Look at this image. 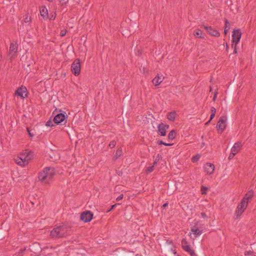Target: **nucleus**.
Listing matches in <instances>:
<instances>
[{
  "label": "nucleus",
  "instance_id": "nucleus-1",
  "mask_svg": "<svg viewBox=\"0 0 256 256\" xmlns=\"http://www.w3.org/2000/svg\"><path fill=\"white\" fill-rule=\"evenodd\" d=\"M71 227L66 224H62L54 228L50 232L52 238L58 239L66 237L70 234Z\"/></svg>",
  "mask_w": 256,
  "mask_h": 256
},
{
  "label": "nucleus",
  "instance_id": "nucleus-2",
  "mask_svg": "<svg viewBox=\"0 0 256 256\" xmlns=\"http://www.w3.org/2000/svg\"><path fill=\"white\" fill-rule=\"evenodd\" d=\"M56 174L54 168L47 166L44 168L42 172L38 174V178L40 182L48 184H50Z\"/></svg>",
  "mask_w": 256,
  "mask_h": 256
},
{
  "label": "nucleus",
  "instance_id": "nucleus-3",
  "mask_svg": "<svg viewBox=\"0 0 256 256\" xmlns=\"http://www.w3.org/2000/svg\"><path fill=\"white\" fill-rule=\"evenodd\" d=\"M68 118V116L65 112H64L63 113H59L54 116L53 122L56 124H61L64 125L67 122Z\"/></svg>",
  "mask_w": 256,
  "mask_h": 256
},
{
  "label": "nucleus",
  "instance_id": "nucleus-4",
  "mask_svg": "<svg viewBox=\"0 0 256 256\" xmlns=\"http://www.w3.org/2000/svg\"><path fill=\"white\" fill-rule=\"evenodd\" d=\"M81 65L79 58L76 59L71 66V70L75 76H78L80 73Z\"/></svg>",
  "mask_w": 256,
  "mask_h": 256
},
{
  "label": "nucleus",
  "instance_id": "nucleus-5",
  "mask_svg": "<svg viewBox=\"0 0 256 256\" xmlns=\"http://www.w3.org/2000/svg\"><path fill=\"white\" fill-rule=\"evenodd\" d=\"M227 120L226 116H220L219 118L216 126L218 134H222L226 128V122Z\"/></svg>",
  "mask_w": 256,
  "mask_h": 256
},
{
  "label": "nucleus",
  "instance_id": "nucleus-6",
  "mask_svg": "<svg viewBox=\"0 0 256 256\" xmlns=\"http://www.w3.org/2000/svg\"><path fill=\"white\" fill-rule=\"evenodd\" d=\"M248 202H246L244 200V198H243L240 202L238 204L236 210V218H238L243 213L246 208L248 206Z\"/></svg>",
  "mask_w": 256,
  "mask_h": 256
},
{
  "label": "nucleus",
  "instance_id": "nucleus-7",
  "mask_svg": "<svg viewBox=\"0 0 256 256\" xmlns=\"http://www.w3.org/2000/svg\"><path fill=\"white\" fill-rule=\"evenodd\" d=\"M242 33L240 29H234L232 34V46H234V44L237 45L240 42Z\"/></svg>",
  "mask_w": 256,
  "mask_h": 256
},
{
  "label": "nucleus",
  "instance_id": "nucleus-8",
  "mask_svg": "<svg viewBox=\"0 0 256 256\" xmlns=\"http://www.w3.org/2000/svg\"><path fill=\"white\" fill-rule=\"evenodd\" d=\"M93 216L94 214L91 211L86 210L81 213L80 220L84 222H88L92 220Z\"/></svg>",
  "mask_w": 256,
  "mask_h": 256
},
{
  "label": "nucleus",
  "instance_id": "nucleus-9",
  "mask_svg": "<svg viewBox=\"0 0 256 256\" xmlns=\"http://www.w3.org/2000/svg\"><path fill=\"white\" fill-rule=\"evenodd\" d=\"M200 26L204 27V28L206 30V32L212 36L215 37H219L220 36V32L211 26L202 25L201 26Z\"/></svg>",
  "mask_w": 256,
  "mask_h": 256
},
{
  "label": "nucleus",
  "instance_id": "nucleus-10",
  "mask_svg": "<svg viewBox=\"0 0 256 256\" xmlns=\"http://www.w3.org/2000/svg\"><path fill=\"white\" fill-rule=\"evenodd\" d=\"M15 95L24 98L28 97L27 89L25 86H21L17 88L14 92Z\"/></svg>",
  "mask_w": 256,
  "mask_h": 256
},
{
  "label": "nucleus",
  "instance_id": "nucleus-11",
  "mask_svg": "<svg viewBox=\"0 0 256 256\" xmlns=\"http://www.w3.org/2000/svg\"><path fill=\"white\" fill-rule=\"evenodd\" d=\"M199 222H194V226L191 228V231L195 235L196 237L200 236L202 232V230H200L198 227V224Z\"/></svg>",
  "mask_w": 256,
  "mask_h": 256
},
{
  "label": "nucleus",
  "instance_id": "nucleus-12",
  "mask_svg": "<svg viewBox=\"0 0 256 256\" xmlns=\"http://www.w3.org/2000/svg\"><path fill=\"white\" fill-rule=\"evenodd\" d=\"M204 170L208 174H212L214 170V165L211 163H206L204 165Z\"/></svg>",
  "mask_w": 256,
  "mask_h": 256
},
{
  "label": "nucleus",
  "instance_id": "nucleus-13",
  "mask_svg": "<svg viewBox=\"0 0 256 256\" xmlns=\"http://www.w3.org/2000/svg\"><path fill=\"white\" fill-rule=\"evenodd\" d=\"M164 77L161 73H158L156 77L152 80V83L155 86H158L163 81Z\"/></svg>",
  "mask_w": 256,
  "mask_h": 256
},
{
  "label": "nucleus",
  "instance_id": "nucleus-14",
  "mask_svg": "<svg viewBox=\"0 0 256 256\" xmlns=\"http://www.w3.org/2000/svg\"><path fill=\"white\" fill-rule=\"evenodd\" d=\"M18 48V44L17 40L13 41V42L10 44V50L8 52V54H10L12 52H14V54L17 52Z\"/></svg>",
  "mask_w": 256,
  "mask_h": 256
},
{
  "label": "nucleus",
  "instance_id": "nucleus-15",
  "mask_svg": "<svg viewBox=\"0 0 256 256\" xmlns=\"http://www.w3.org/2000/svg\"><path fill=\"white\" fill-rule=\"evenodd\" d=\"M242 146L241 142H240L235 143L231 149V152H233L236 154H238V152L240 150Z\"/></svg>",
  "mask_w": 256,
  "mask_h": 256
},
{
  "label": "nucleus",
  "instance_id": "nucleus-16",
  "mask_svg": "<svg viewBox=\"0 0 256 256\" xmlns=\"http://www.w3.org/2000/svg\"><path fill=\"white\" fill-rule=\"evenodd\" d=\"M41 16L44 19H47L48 17V11L46 6H42L40 8Z\"/></svg>",
  "mask_w": 256,
  "mask_h": 256
},
{
  "label": "nucleus",
  "instance_id": "nucleus-17",
  "mask_svg": "<svg viewBox=\"0 0 256 256\" xmlns=\"http://www.w3.org/2000/svg\"><path fill=\"white\" fill-rule=\"evenodd\" d=\"M182 246L183 250L186 252H188L190 249V246L186 238H182Z\"/></svg>",
  "mask_w": 256,
  "mask_h": 256
},
{
  "label": "nucleus",
  "instance_id": "nucleus-18",
  "mask_svg": "<svg viewBox=\"0 0 256 256\" xmlns=\"http://www.w3.org/2000/svg\"><path fill=\"white\" fill-rule=\"evenodd\" d=\"M158 133L162 136H164L166 134V129L162 126L160 124L158 126Z\"/></svg>",
  "mask_w": 256,
  "mask_h": 256
},
{
  "label": "nucleus",
  "instance_id": "nucleus-19",
  "mask_svg": "<svg viewBox=\"0 0 256 256\" xmlns=\"http://www.w3.org/2000/svg\"><path fill=\"white\" fill-rule=\"evenodd\" d=\"M39 203V201L38 199L35 198H30L29 197L28 200L27 201V204L30 206V204H31L32 206H34L35 204L38 205Z\"/></svg>",
  "mask_w": 256,
  "mask_h": 256
},
{
  "label": "nucleus",
  "instance_id": "nucleus-20",
  "mask_svg": "<svg viewBox=\"0 0 256 256\" xmlns=\"http://www.w3.org/2000/svg\"><path fill=\"white\" fill-rule=\"evenodd\" d=\"M31 252L36 254L37 252H41L40 248L38 244H34L32 246Z\"/></svg>",
  "mask_w": 256,
  "mask_h": 256
},
{
  "label": "nucleus",
  "instance_id": "nucleus-21",
  "mask_svg": "<svg viewBox=\"0 0 256 256\" xmlns=\"http://www.w3.org/2000/svg\"><path fill=\"white\" fill-rule=\"evenodd\" d=\"M194 34L198 38H204V36L202 34V32L200 29H196L194 30Z\"/></svg>",
  "mask_w": 256,
  "mask_h": 256
},
{
  "label": "nucleus",
  "instance_id": "nucleus-22",
  "mask_svg": "<svg viewBox=\"0 0 256 256\" xmlns=\"http://www.w3.org/2000/svg\"><path fill=\"white\" fill-rule=\"evenodd\" d=\"M50 152H51V154H50V156L52 160H56L57 159L60 158V156L57 152H54V151L50 150Z\"/></svg>",
  "mask_w": 256,
  "mask_h": 256
},
{
  "label": "nucleus",
  "instance_id": "nucleus-23",
  "mask_svg": "<svg viewBox=\"0 0 256 256\" xmlns=\"http://www.w3.org/2000/svg\"><path fill=\"white\" fill-rule=\"evenodd\" d=\"M167 118L172 122H174L176 120V112H169L167 114Z\"/></svg>",
  "mask_w": 256,
  "mask_h": 256
},
{
  "label": "nucleus",
  "instance_id": "nucleus-24",
  "mask_svg": "<svg viewBox=\"0 0 256 256\" xmlns=\"http://www.w3.org/2000/svg\"><path fill=\"white\" fill-rule=\"evenodd\" d=\"M176 135V132L175 130H172L168 134V138L170 140L175 139Z\"/></svg>",
  "mask_w": 256,
  "mask_h": 256
},
{
  "label": "nucleus",
  "instance_id": "nucleus-25",
  "mask_svg": "<svg viewBox=\"0 0 256 256\" xmlns=\"http://www.w3.org/2000/svg\"><path fill=\"white\" fill-rule=\"evenodd\" d=\"M254 195V192L252 190L249 191L248 193L246 194L244 198V200H248L250 199Z\"/></svg>",
  "mask_w": 256,
  "mask_h": 256
},
{
  "label": "nucleus",
  "instance_id": "nucleus-26",
  "mask_svg": "<svg viewBox=\"0 0 256 256\" xmlns=\"http://www.w3.org/2000/svg\"><path fill=\"white\" fill-rule=\"evenodd\" d=\"M200 158V154H196V155L193 156L192 158V162H197L198 160Z\"/></svg>",
  "mask_w": 256,
  "mask_h": 256
},
{
  "label": "nucleus",
  "instance_id": "nucleus-27",
  "mask_svg": "<svg viewBox=\"0 0 256 256\" xmlns=\"http://www.w3.org/2000/svg\"><path fill=\"white\" fill-rule=\"evenodd\" d=\"M122 154V148H118L116 152V154L114 156H116V158H119Z\"/></svg>",
  "mask_w": 256,
  "mask_h": 256
},
{
  "label": "nucleus",
  "instance_id": "nucleus-28",
  "mask_svg": "<svg viewBox=\"0 0 256 256\" xmlns=\"http://www.w3.org/2000/svg\"><path fill=\"white\" fill-rule=\"evenodd\" d=\"M26 250V248H21L20 250L15 254V256H22L23 252Z\"/></svg>",
  "mask_w": 256,
  "mask_h": 256
},
{
  "label": "nucleus",
  "instance_id": "nucleus-29",
  "mask_svg": "<svg viewBox=\"0 0 256 256\" xmlns=\"http://www.w3.org/2000/svg\"><path fill=\"white\" fill-rule=\"evenodd\" d=\"M208 190V188L204 186H201L200 190H201V194H206L207 193Z\"/></svg>",
  "mask_w": 256,
  "mask_h": 256
},
{
  "label": "nucleus",
  "instance_id": "nucleus-30",
  "mask_svg": "<svg viewBox=\"0 0 256 256\" xmlns=\"http://www.w3.org/2000/svg\"><path fill=\"white\" fill-rule=\"evenodd\" d=\"M68 2V0H60V3L62 7H66Z\"/></svg>",
  "mask_w": 256,
  "mask_h": 256
},
{
  "label": "nucleus",
  "instance_id": "nucleus-31",
  "mask_svg": "<svg viewBox=\"0 0 256 256\" xmlns=\"http://www.w3.org/2000/svg\"><path fill=\"white\" fill-rule=\"evenodd\" d=\"M224 22H225L224 28L225 29H227L228 30H229L230 29V22H229V21L226 18H224Z\"/></svg>",
  "mask_w": 256,
  "mask_h": 256
},
{
  "label": "nucleus",
  "instance_id": "nucleus-32",
  "mask_svg": "<svg viewBox=\"0 0 256 256\" xmlns=\"http://www.w3.org/2000/svg\"><path fill=\"white\" fill-rule=\"evenodd\" d=\"M31 18L28 15V14H26L24 16V22L25 23L30 22H31Z\"/></svg>",
  "mask_w": 256,
  "mask_h": 256
},
{
  "label": "nucleus",
  "instance_id": "nucleus-33",
  "mask_svg": "<svg viewBox=\"0 0 256 256\" xmlns=\"http://www.w3.org/2000/svg\"><path fill=\"white\" fill-rule=\"evenodd\" d=\"M154 170V166L152 165V166H148L146 168V173H150L152 172Z\"/></svg>",
  "mask_w": 256,
  "mask_h": 256
},
{
  "label": "nucleus",
  "instance_id": "nucleus-34",
  "mask_svg": "<svg viewBox=\"0 0 256 256\" xmlns=\"http://www.w3.org/2000/svg\"><path fill=\"white\" fill-rule=\"evenodd\" d=\"M116 141L113 140L110 142L108 146L110 148H112L116 146Z\"/></svg>",
  "mask_w": 256,
  "mask_h": 256
},
{
  "label": "nucleus",
  "instance_id": "nucleus-35",
  "mask_svg": "<svg viewBox=\"0 0 256 256\" xmlns=\"http://www.w3.org/2000/svg\"><path fill=\"white\" fill-rule=\"evenodd\" d=\"M120 204L116 203V204H113V205H112V206H110V209H108V210L106 211V212H110L112 211V210H114V208L116 206H118V205H120Z\"/></svg>",
  "mask_w": 256,
  "mask_h": 256
},
{
  "label": "nucleus",
  "instance_id": "nucleus-36",
  "mask_svg": "<svg viewBox=\"0 0 256 256\" xmlns=\"http://www.w3.org/2000/svg\"><path fill=\"white\" fill-rule=\"evenodd\" d=\"M26 130L28 132V136L30 137H33L34 136V134L31 132V130L29 128H26Z\"/></svg>",
  "mask_w": 256,
  "mask_h": 256
},
{
  "label": "nucleus",
  "instance_id": "nucleus-37",
  "mask_svg": "<svg viewBox=\"0 0 256 256\" xmlns=\"http://www.w3.org/2000/svg\"><path fill=\"white\" fill-rule=\"evenodd\" d=\"M253 254H254V251H252V250L246 251L244 253V255L245 256H252Z\"/></svg>",
  "mask_w": 256,
  "mask_h": 256
},
{
  "label": "nucleus",
  "instance_id": "nucleus-38",
  "mask_svg": "<svg viewBox=\"0 0 256 256\" xmlns=\"http://www.w3.org/2000/svg\"><path fill=\"white\" fill-rule=\"evenodd\" d=\"M5 238L4 232L3 230H0V240H2Z\"/></svg>",
  "mask_w": 256,
  "mask_h": 256
},
{
  "label": "nucleus",
  "instance_id": "nucleus-39",
  "mask_svg": "<svg viewBox=\"0 0 256 256\" xmlns=\"http://www.w3.org/2000/svg\"><path fill=\"white\" fill-rule=\"evenodd\" d=\"M160 154H158L156 158L155 159V160H154V162L153 163V165L154 166L158 164V162L159 161V160H160Z\"/></svg>",
  "mask_w": 256,
  "mask_h": 256
},
{
  "label": "nucleus",
  "instance_id": "nucleus-40",
  "mask_svg": "<svg viewBox=\"0 0 256 256\" xmlns=\"http://www.w3.org/2000/svg\"><path fill=\"white\" fill-rule=\"evenodd\" d=\"M46 126H54V125L53 124V123H52V122L50 120H49L46 123Z\"/></svg>",
  "mask_w": 256,
  "mask_h": 256
},
{
  "label": "nucleus",
  "instance_id": "nucleus-41",
  "mask_svg": "<svg viewBox=\"0 0 256 256\" xmlns=\"http://www.w3.org/2000/svg\"><path fill=\"white\" fill-rule=\"evenodd\" d=\"M188 254H190L191 256H197V255L194 252V250H191V248L190 249V250H188V252H187Z\"/></svg>",
  "mask_w": 256,
  "mask_h": 256
},
{
  "label": "nucleus",
  "instance_id": "nucleus-42",
  "mask_svg": "<svg viewBox=\"0 0 256 256\" xmlns=\"http://www.w3.org/2000/svg\"><path fill=\"white\" fill-rule=\"evenodd\" d=\"M67 30L66 29H64L61 30L60 32V36H66Z\"/></svg>",
  "mask_w": 256,
  "mask_h": 256
},
{
  "label": "nucleus",
  "instance_id": "nucleus-43",
  "mask_svg": "<svg viewBox=\"0 0 256 256\" xmlns=\"http://www.w3.org/2000/svg\"><path fill=\"white\" fill-rule=\"evenodd\" d=\"M160 124L162 126L166 129V130L169 128V125L167 124H164L162 122H161L160 123Z\"/></svg>",
  "mask_w": 256,
  "mask_h": 256
},
{
  "label": "nucleus",
  "instance_id": "nucleus-44",
  "mask_svg": "<svg viewBox=\"0 0 256 256\" xmlns=\"http://www.w3.org/2000/svg\"><path fill=\"white\" fill-rule=\"evenodd\" d=\"M236 154L234 153L233 152H231L230 155H229V156L228 158V159L229 160H232V158H233L234 157V156L236 155Z\"/></svg>",
  "mask_w": 256,
  "mask_h": 256
},
{
  "label": "nucleus",
  "instance_id": "nucleus-45",
  "mask_svg": "<svg viewBox=\"0 0 256 256\" xmlns=\"http://www.w3.org/2000/svg\"><path fill=\"white\" fill-rule=\"evenodd\" d=\"M124 198V194H120L116 198V200L117 202H118L120 201V200H122Z\"/></svg>",
  "mask_w": 256,
  "mask_h": 256
},
{
  "label": "nucleus",
  "instance_id": "nucleus-46",
  "mask_svg": "<svg viewBox=\"0 0 256 256\" xmlns=\"http://www.w3.org/2000/svg\"><path fill=\"white\" fill-rule=\"evenodd\" d=\"M217 94H218V92H215L214 93V95L213 96V98H212V100H213L214 102L216 101V97H217Z\"/></svg>",
  "mask_w": 256,
  "mask_h": 256
},
{
  "label": "nucleus",
  "instance_id": "nucleus-47",
  "mask_svg": "<svg viewBox=\"0 0 256 256\" xmlns=\"http://www.w3.org/2000/svg\"><path fill=\"white\" fill-rule=\"evenodd\" d=\"M234 54H236L237 53V45H236V44H234Z\"/></svg>",
  "mask_w": 256,
  "mask_h": 256
},
{
  "label": "nucleus",
  "instance_id": "nucleus-48",
  "mask_svg": "<svg viewBox=\"0 0 256 256\" xmlns=\"http://www.w3.org/2000/svg\"><path fill=\"white\" fill-rule=\"evenodd\" d=\"M211 114H216V109L214 107H212L211 110H210Z\"/></svg>",
  "mask_w": 256,
  "mask_h": 256
},
{
  "label": "nucleus",
  "instance_id": "nucleus-49",
  "mask_svg": "<svg viewBox=\"0 0 256 256\" xmlns=\"http://www.w3.org/2000/svg\"><path fill=\"white\" fill-rule=\"evenodd\" d=\"M157 144H158V145H162V144H163V145H164V142L162 140H158L157 141Z\"/></svg>",
  "mask_w": 256,
  "mask_h": 256
},
{
  "label": "nucleus",
  "instance_id": "nucleus-50",
  "mask_svg": "<svg viewBox=\"0 0 256 256\" xmlns=\"http://www.w3.org/2000/svg\"><path fill=\"white\" fill-rule=\"evenodd\" d=\"M166 244H171L172 246H174V247H175V246H174V242L172 240H167Z\"/></svg>",
  "mask_w": 256,
  "mask_h": 256
},
{
  "label": "nucleus",
  "instance_id": "nucleus-51",
  "mask_svg": "<svg viewBox=\"0 0 256 256\" xmlns=\"http://www.w3.org/2000/svg\"><path fill=\"white\" fill-rule=\"evenodd\" d=\"M201 216L203 218H208L206 214L204 212H201Z\"/></svg>",
  "mask_w": 256,
  "mask_h": 256
},
{
  "label": "nucleus",
  "instance_id": "nucleus-52",
  "mask_svg": "<svg viewBox=\"0 0 256 256\" xmlns=\"http://www.w3.org/2000/svg\"><path fill=\"white\" fill-rule=\"evenodd\" d=\"M216 114H211L210 120H212L215 116Z\"/></svg>",
  "mask_w": 256,
  "mask_h": 256
},
{
  "label": "nucleus",
  "instance_id": "nucleus-53",
  "mask_svg": "<svg viewBox=\"0 0 256 256\" xmlns=\"http://www.w3.org/2000/svg\"><path fill=\"white\" fill-rule=\"evenodd\" d=\"M168 202H166L164 203V204L162 205V208H166V207H167V206H168Z\"/></svg>",
  "mask_w": 256,
  "mask_h": 256
},
{
  "label": "nucleus",
  "instance_id": "nucleus-54",
  "mask_svg": "<svg viewBox=\"0 0 256 256\" xmlns=\"http://www.w3.org/2000/svg\"><path fill=\"white\" fill-rule=\"evenodd\" d=\"M174 144H170V143H166L164 142V145L166 146H172Z\"/></svg>",
  "mask_w": 256,
  "mask_h": 256
},
{
  "label": "nucleus",
  "instance_id": "nucleus-55",
  "mask_svg": "<svg viewBox=\"0 0 256 256\" xmlns=\"http://www.w3.org/2000/svg\"><path fill=\"white\" fill-rule=\"evenodd\" d=\"M228 31V30L227 29L224 28V34L225 36L227 35Z\"/></svg>",
  "mask_w": 256,
  "mask_h": 256
},
{
  "label": "nucleus",
  "instance_id": "nucleus-56",
  "mask_svg": "<svg viewBox=\"0 0 256 256\" xmlns=\"http://www.w3.org/2000/svg\"><path fill=\"white\" fill-rule=\"evenodd\" d=\"M211 121H212V120H208V121L207 122H206L205 125H208V124H209L210 122H211Z\"/></svg>",
  "mask_w": 256,
  "mask_h": 256
},
{
  "label": "nucleus",
  "instance_id": "nucleus-57",
  "mask_svg": "<svg viewBox=\"0 0 256 256\" xmlns=\"http://www.w3.org/2000/svg\"><path fill=\"white\" fill-rule=\"evenodd\" d=\"M228 44L227 42H226V50H228Z\"/></svg>",
  "mask_w": 256,
  "mask_h": 256
},
{
  "label": "nucleus",
  "instance_id": "nucleus-58",
  "mask_svg": "<svg viewBox=\"0 0 256 256\" xmlns=\"http://www.w3.org/2000/svg\"><path fill=\"white\" fill-rule=\"evenodd\" d=\"M26 158H27L28 159H30V157L29 156V154H28L26 156Z\"/></svg>",
  "mask_w": 256,
  "mask_h": 256
},
{
  "label": "nucleus",
  "instance_id": "nucleus-59",
  "mask_svg": "<svg viewBox=\"0 0 256 256\" xmlns=\"http://www.w3.org/2000/svg\"><path fill=\"white\" fill-rule=\"evenodd\" d=\"M55 17H56V16H54H54H52L50 19V20H52H52H54V19L55 18Z\"/></svg>",
  "mask_w": 256,
  "mask_h": 256
},
{
  "label": "nucleus",
  "instance_id": "nucleus-60",
  "mask_svg": "<svg viewBox=\"0 0 256 256\" xmlns=\"http://www.w3.org/2000/svg\"><path fill=\"white\" fill-rule=\"evenodd\" d=\"M122 174V172H120L119 174H118V176H121V174Z\"/></svg>",
  "mask_w": 256,
  "mask_h": 256
},
{
  "label": "nucleus",
  "instance_id": "nucleus-61",
  "mask_svg": "<svg viewBox=\"0 0 256 256\" xmlns=\"http://www.w3.org/2000/svg\"><path fill=\"white\" fill-rule=\"evenodd\" d=\"M48 1L50 2H52L54 1V0H48Z\"/></svg>",
  "mask_w": 256,
  "mask_h": 256
},
{
  "label": "nucleus",
  "instance_id": "nucleus-62",
  "mask_svg": "<svg viewBox=\"0 0 256 256\" xmlns=\"http://www.w3.org/2000/svg\"><path fill=\"white\" fill-rule=\"evenodd\" d=\"M174 254H176V252H175V250H174Z\"/></svg>",
  "mask_w": 256,
  "mask_h": 256
},
{
  "label": "nucleus",
  "instance_id": "nucleus-63",
  "mask_svg": "<svg viewBox=\"0 0 256 256\" xmlns=\"http://www.w3.org/2000/svg\"><path fill=\"white\" fill-rule=\"evenodd\" d=\"M210 90H212V87L210 86Z\"/></svg>",
  "mask_w": 256,
  "mask_h": 256
},
{
  "label": "nucleus",
  "instance_id": "nucleus-64",
  "mask_svg": "<svg viewBox=\"0 0 256 256\" xmlns=\"http://www.w3.org/2000/svg\"><path fill=\"white\" fill-rule=\"evenodd\" d=\"M252 256H256L253 254Z\"/></svg>",
  "mask_w": 256,
  "mask_h": 256
}]
</instances>
